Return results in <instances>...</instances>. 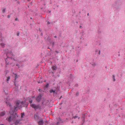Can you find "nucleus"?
Here are the masks:
<instances>
[{"instance_id": "nucleus-17", "label": "nucleus", "mask_w": 125, "mask_h": 125, "mask_svg": "<svg viewBox=\"0 0 125 125\" xmlns=\"http://www.w3.org/2000/svg\"><path fill=\"white\" fill-rule=\"evenodd\" d=\"M5 9H4L3 10H2V12H3V13H4L5 12Z\"/></svg>"}, {"instance_id": "nucleus-35", "label": "nucleus", "mask_w": 125, "mask_h": 125, "mask_svg": "<svg viewBox=\"0 0 125 125\" xmlns=\"http://www.w3.org/2000/svg\"><path fill=\"white\" fill-rule=\"evenodd\" d=\"M87 15L88 16H89V13H88L87 14Z\"/></svg>"}, {"instance_id": "nucleus-40", "label": "nucleus", "mask_w": 125, "mask_h": 125, "mask_svg": "<svg viewBox=\"0 0 125 125\" xmlns=\"http://www.w3.org/2000/svg\"><path fill=\"white\" fill-rule=\"evenodd\" d=\"M49 12H51V11H49Z\"/></svg>"}, {"instance_id": "nucleus-37", "label": "nucleus", "mask_w": 125, "mask_h": 125, "mask_svg": "<svg viewBox=\"0 0 125 125\" xmlns=\"http://www.w3.org/2000/svg\"><path fill=\"white\" fill-rule=\"evenodd\" d=\"M47 87H48V84L47 83Z\"/></svg>"}, {"instance_id": "nucleus-2", "label": "nucleus", "mask_w": 125, "mask_h": 125, "mask_svg": "<svg viewBox=\"0 0 125 125\" xmlns=\"http://www.w3.org/2000/svg\"><path fill=\"white\" fill-rule=\"evenodd\" d=\"M30 106L32 108L35 110H36L39 108V106L38 105H36L35 104H32L30 105Z\"/></svg>"}, {"instance_id": "nucleus-42", "label": "nucleus", "mask_w": 125, "mask_h": 125, "mask_svg": "<svg viewBox=\"0 0 125 125\" xmlns=\"http://www.w3.org/2000/svg\"><path fill=\"white\" fill-rule=\"evenodd\" d=\"M62 97V96H61V97L60 98H61V97Z\"/></svg>"}, {"instance_id": "nucleus-4", "label": "nucleus", "mask_w": 125, "mask_h": 125, "mask_svg": "<svg viewBox=\"0 0 125 125\" xmlns=\"http://www.w3.org/2000/svg\"><path fill=\"white\" fill-rule=\"evenodd\" d=\"M6 113L5 111H4L1 112L0 113V117L1 116H2L4 115Z\"/></svg>"}, {"instance_id": "nucleus-10", "label": "nucleus", "mask_w": 125, "mask_h": 125, "mask_svg": "<svg viewBox=\"0 0 125 125\" xmlns=\"http://www.w3.org/2000/svg\"><path fill=\"white\" fill-rule=\"evenodd\" d=\"M39 118V117L36 115H34V118L36 120H37Z\"/></svg>"}, {"instance_id": "nucleus-25", "label": "nucleus", "mask_w": 125, "mask_h": 125, "mask_svg": "<svg viewBox=\"0 0 125 125\" xmlns=\"http://www.w3.org/2000/svg\"><path fill=\"white\" fill-rule=\"evenodd\" d=\"M113 81H115V78H113Z\"/></svg>"}, {"instance_id": "nucleus-39", "label": "nucleus", "mask_w": 125, "mask_h": 125, "mask_svg": "<svg viewBox=\"0 0 125 125\" xmlns=\"http://www.w3.org/2000/svg\"><path fill=\"white\" fill-rule=\"evenodd\" d=\"M38 82V83H40V82Z\"/></svg>"}, {"instance_id": "nucleus-32", "label": "nucleus", "mask_w": 125, "mask_h": 125, "mask_svg": "<svg viewBox=\"0 0 125 125\" xmlns=\"http://www.w3.org/2000/svg\"><path fill=\"white\" fill-rule=\"evenodd\" d=\"M80 28H82V26H80Z\"/></svg>"}, {"instance_id": "nucleus-19", "label": "nucleus", "mask_w": 125, "mask_h": 125, "mask_svg": "<svg viewBox=\"0 0 125 125\" xmlns=\"http://www.w3.org/2000/svg\"><path fill=\"white\" fill-rule=\"evenodd\" d=\"M24 115V114L23 113H21V117H22Z\"/></svg>"}, {"instance_id": "nucleus-15", "label": "nucleus", "mask_w": 125, "mask_h": 125, "mask_svg": "<svg viewBox=\"0 0 125 125\" xmlns=\"http://www.w3.org/2000/svg\"><path fill=\"white\" fill-rule=\"evenodd\" d=\"M14 75H15V79L16 80L17 78V75L15 74H14Z\"/></svg>"}, {"instance_id": "nucleus-27", "label": "nucleus", "mask_w": 125, "mask_h": 125, "mask_svg": "<svg viewBox=\"0 0 125 125\" xmlns=\"http://www.w3.org/2000/svg\"><path fill=\"white\" fill-rule=\"evenodd\" d=\"M50 22H47V24H50Z\"/></svg>"}, {"instance_id": "nucleus-24", "label": "nucleus", "mask_w": 125, "mask_h": 125, "mask_svg": "<svg viewBox=\"0 0 125 125\" xmlns=\"http://www.w3.org/2000/svg\"><path fill=\"white\" fill-rule=\"evenodd\" d=\"M9 53L10 54H11V55H12V53L11 52H10Z\"/></svg>"}, {"instance_id": "nucleus-26", "label": "nucleus", "mask_w": 125, "mask_h": 125, "mask_svg": "<svg viewBox=\"0 0 125 125\" xmlns=\"http://www.w3.org/2000/svg\"><path fill=\"white\" fill-rule=\"evenodd\" d=\"M16 65L17 66H18V67H19V68H20L19 66V65L18 64H17Z\"/></svg>"}, {"instance_id": "nucleus-3", "label": "nucleus", "mask_w": 125, "mask_h": 125, "mask_svg": "<svg viewBox=\"0 0 125 125\" xmlns=\"http://www.w3.org/2000/svg\"><path fill=\"white\" fill-rule=\"evenodd\" d=\"M42 96L40 94H39V95L36 98V101L39 102L41 100Z\"/></svg>"}, {"instance_id": "nucleus-21", "label": "nucleus", "mask_w": 125, "mask_h": 125, "mask_svg": "<svg viewBox=\"0 0 125 125\" xmlns=\"http://www.w3.org/2000/svg\"><path fill=\"white\" fill-rule=\"evenodd\" d=\"M20 120L18 119L17 120L16 122L17 123H19V122H20Z\"/></svg>"}, {"instance_id": "nucleus-30", "label": "nucleus", "mask_w": 125, "mask_h": 125, "mask_svg": "<svg viewBox=\"0 0 125 125\" xmlns=\"http://www.w3.org/2000/svg\"><path fill=\"white\" fill-rule=\"evenodd\" d=\"M18 20V19L16 18L15 19V21H17Z\"/></svg>"}, {"instance_id": "nucleus-1", "label": "nucleus", "mask_w": 125, "mask_h": 125, "mask_svg": "<svg viewBox=\"0 0 125 125\" xmlns=\"http://www.w3.org/2000/svg\"><path fill=\"white\" fill-rule=\"evenodd\" d=\"M8 99V98L7 99V100L6 102V103L7 106L10 107V110L9 113L10 114V115L8 117L6 118V120L10 122L12 120H16L18 119V116L17 115L16 113H15V115H14L13 114L14 112H16L18 109H20V107H22L23 104V102L20 101H18L16 102V105L14 106V108H12L10 102V101H9Z\"/></svg>"}, {"instance_id": "nucleus-34", "label": "nucleus", "mask_w": 125, "mask_h": 125, "mask_svg": "<svg viewBox=\"0 0 125 125\" xmlns=\"http://www.w3.org/2000/svg\"><path fill=\"white\" fill-rule=\"evenodd\" d=\"M54 37V38H56L57 37H56V36H55Z\"/></svg>"}, {"instance_id": "nucleus-5", "label": "nucleus", "mask_w": 125, "mask_h": 125, "mask_svg": "<svg viewBox=\"0 0 125 125\" xmlns=\"http://www.w3.org/2000/svg\"><path fill=\"white\" fill-rule=\"evenodd\" d=\"M39 125H43V120L42 119H41L38 122Z\"/></svg>"}, {"instance_id": "nucleus-41", "label": "nucleus", "mask_w": 125, "mask_h": 125, "mask_svg": "<svg viewBox=\"0 0 125 125\" xmlns=\"http://www.w3.org/2000/svg\"><path fill=\"white\" fill-rule=\"evenodd\" d=\"M72 123H73V122H72Z\"/></svg>"}, {"instance_id": "nucleus-12", "label": "nucleus", "mask_w": 125, "mask_h": 125, "mask_svg": "<svg viewBox=\"0 0 125 125\" xmlns=\"http://www.w3.org/2000/svg\"><path fill=\"white\" fill-rule=\"evenodd\" d=\"M78 117V116H77V115L76 116H73V117L72 118V119H75L76 118H77Z\"/></svg>"}, {"instance_id": "nucleus-11", "label": "nucleus", "mask_w": 125, "mask_h": 125, "mask_svg": "<svg viewBox=\"0 0 125 125\" xmlns=\"http://www.w3.org/2000/svg\"><path fill=\"white\" fill-rule=\"evenodd\" d=\"M1 46L2 47H4V44L3 43H1L0 44Z\"/></svg>"}, {"instance_id": "nucleus-18", "label": "nucleus", "mask_w": 125, "mask_h": 125, "mask_svg": "<svg viewBox=\"0 0 125 125\" xmlns=\"http://www.w3.org/2000/svg\"><path fill=\"white\" fill-rule=\"evenodd\" d=\"M20 34V32H17V36H19Z\"/></svg>"}, {"instance_id": "nucleus-6", "label": "nucleus", "mask_w": 125, "mask_h": 125, "mask_svg": "<svg viewBox=\"0 0 125 125\" xmlns=\"http://www.w3.org/2000/svg\"><path fill=\"white\" fill-rule=\"evenodd\" d=\"M52 68L53 70H56L57 69V67L56 65L53 66L52 67Z\"/></svg>"}, {"instance_id": "nucleus-9", "label": "nucleus", "mask_w": 125, "mask_h": 125, "mask_svg": "<svg viewBox=\"0 0 125 125\" xmlns=\"http://www.w3.org/2000/svg\"><path fill=\"white\" fill-rule=\"evenodd\" d=\"M50 92L51 93H54L55 92V90H54L52 89H51L50 91Z\"/></svg>"}, {"instance_id": "nucleus-23", "label": "nucleus", "mask_w": 125, "mask_h": 125, "mask_svg": "<svg viewBox=\"0 0 125 125\" xmlns=\"http://www.w3.org/2000/svg\"><path fill=\"white\" fill-rule=\"evenodd\" d=\"M10 15H8L7 16V17L8 18H10Z\"/></svg>"}, {"instance_id": "nucleus-36", "label": "nucleus", "mask_w": 125, "mask_h": 125, "mask_svg": "<svg viewBox=\"0 0 125 125\" xmlns=\"http://www.w3.org/2000/svg\"><path fill=\"white\" fill-rule=\"evenodd\" d=\"M80 117H78V119H80Z\"/></svg>"}, {"instance_id": "nucleus-20", "label": "nucleus", "mask_w": 125, "mask_h": 125, "mask_svg": "<svg viewBox=\"0 0 125 125\" xmlns=\"http://www.w3.org/2000/svg\"><path fill=\"white\" fill-rule=\"evenodd\" d=\"M79 95V93L78 92H77L76 94V96H78Z\"/></svg>"}, {"instance_id": "nucleus-13", "label": "nucleus", "mask_w": 125, "mask_h": 125, "mask_svg": "<svg viewBox=\"0 0 125 125\" xmlns=\"http://www.w3.org/2000/svg\"><path fill=\"white\" fill-rule=\"evenodd\" d=\"M10 79V77L9 76H8L7 78V79L6 80L8 82L9 81V79Z\"/></svg>"}, {"instance_id": "nucleus-31", "label": "nucleus", "mask_w": 125, "mask_h": 125, "mask_svg": "<svg viewBox=\"0 0 125 125\" xmlns=\"http://www.w3.org/2000/svg\"><path fill=\"white\" fill-rule=\"evenodd\" d=\"M9 54V53H7V54H6V55L7 56H8V54Z\"/></svg>"}, {"instance_id": "nucleus-33", "label": "nucleus", "mask_w": 125, "mask_h": 125, "mask_svg": "<svg viewBox=\"0 0 125 125\" xmlns=\"http://www.w3.org/2000/svg\"><path fill=\"white\" fill-rule=\"evenodd\" d=\"M100 54V51H99V54Z\"/></svg>"}, {"instance_id": "nucleus-29", "label": "nucleus", "mask_w": 125, "mask_h": 125, "mask_svg": "<svg viewBox=\"0 0 125 125\" xmlns=\"http://www.w3.org/2000/svg\"><path fill=\"white\" fill-rule=\"evenodd\" d=\"M113 78H115V76L114 75H113Z\"/></svg>"}, {"instance_id": "nucleus-38", "label": "nucleus", "mask_w": 125, "mask_h": 125, "mask_svg": "<svg viewBox=\"0 0 125 125\" xmlns=\"http://www.w3.org/2000/svg\"><path fill=\"white\" fill-rule=\"evenodd\" d=\"M34 98V97H32V98Z\"/></svg>"}, {"instance_id": "nucleus-28", "label": "nucleus", "mask_w": 125, "mask_h": 125, "mask_svg": "<svg viewBox=\"0 0 125 125\" xmlns=\"http://www.w3.org/2000/svg\"><path fill=\"white\" fill-rule=\"evenodd\" d=\"M54 45V42H53L52 43V45L53 46Z\"/></svg>"}, {"instance_id": "nucleus-16", "label": "nucleus", "mask_w": 125, "mask_h": 125, "mask_svg": "<svg viewBox=\"0 0 125 125\" xmlns=\"http://www.w3.org/2000/svg\"><path fill=\"white\" fill-rule=\"evenodd\" d=\"M29 102L31 104L32 102V100L31 99H30L29 100Z\"/></svg>"}, {"instance_id": "nucleus-7", "label": "nucleus", "mask_w": 125, "mask_h": 125, "mask_svg": "<svg viewBox=\"0 0 125 125\" xmlns=\"http://www.w3.org/2000/svg\"><path fill=\"white\" fill-rule=\"evenodd\" d=\"M47 88V84H46L45 86L44 87V90L43 91V92H46L47 90L46 89Z\"/></svg>"}, {"instance_id": "nucleus-8", "label": "nucleus", "mask_w": 125, "mask_h": 125, "mask_svg": "<svg viewBox=\"0 0 125 125\" xmlns=\"http://www.w3.org/2000/svg\"><path fill=\"white\" fill-rule=\"evenodd\" d=\"M96 65L97 64L95 62L93 63L92 64V65L93 67H95Z\"/></svg>"}, {"instance_id": "nucleus-22", "label": "nucleus", "mask_w": 125, "mask_h": 125, "mask_svg": "<svg viewBox=\"0 0 125 125\" xmlns=\"http://www.w3.org/2000/svg\"><path fill=\"white\" fill-rule=\"evenodd\" d=\"M39 92H41L42 91V90L41 89H39Z\"/></svg>"}, {"instance_id": "nucleus-14", "label": "nucleus", "mask_w": 125, "mask_h": 125, "mask_svg": "<svg viewBox=\"0 0 125 125\" xmlns=\"http://www.w3.org/2000/svg\"><path fill=\"white\" fill-rule=\"evenodd\" d=\"M82 118H83L84 119L83 120H82V121H83V122L84 123V115H83V116H82Z\"/></svg>"}]
</instances>
